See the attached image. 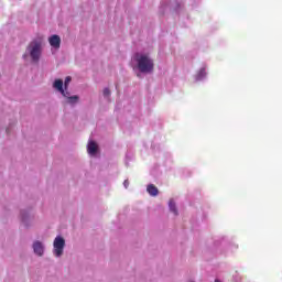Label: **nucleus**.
Wrapping results in <instances>:
<instances>
[{"mask_svg":"<svg viewBox=\"0 0 282 282\" xmlns=\"http://www.w3.org/2000/svg\"><path fill=\"white\" fill-rule=\"evenodd\" d=\"M54 252L57 257L63 254V250L65 248V239L61 236H57L53 242Z\"/></svg>","mask_w":282,"mask_h":282,"instance_id":"20e7f679","label":"nucleus"},{"mask_svg":"<svg viewBox=\"0 0 282 282\" xmlns=\"http://www.w3.org/2000/svg\"><path fill=\"white\" fill-rule=\"evenodd\" d=\"M104 96H111V90H109V88H105Z\"/></svg>","mask_w":282,"mask_h":282,"instance_id":"f8f14e48","label":"nucleus"},{"mask_svg":"<svg viewBox=\"0 0 282 282\" xmlns=\"http://www.w3.org/2000/svg\"><path fill=\"white\" fill-rule=\"evenodd\" d=\"M69 83H72V77L67 76L64 82V89L67 91V87H69Z\"/></svg>","mask_w":282,"mask_h":282,"instance_id":"9d476101","label":"nucleus"},{"mask_svg":"<svg viewBox=\"0 0 282 282\" xmlns=\"http://www.w3.org/2000/svg\"><path fill=\"white\" fill-rule=\"evenodd\" d=\"M28 51L30 53V56L33 61V63H39L41 59V44L40 42H31L28 46Z\"/></svg>","mask_w":282,"mask_h":282,"instance_id":"7ed1b4c3","label":"nucleus"},{"mask_svg":"<svg viewBox=\"0 0 282 282\" xmlns=\"http://www.w3.org/2000/svg\"><path fill=\"white\" fill-rule=\"evenodd\" d=\"M133 58L141 74H151V72H153L155 64L153 63V59L149 57V55L142 54V53H135Z\"/></svg>","mask_w":282,"mask_h":282,"instance_id":"f257e3e1","label":"nucleus"},{"mask_svg":"<svg viewBox=\"0 0 282 282\" xmlns=\"http://www.w3.org/2000/svg\"><path fill=\"white\" fill-rule=\"evenodd\" d=\"M204 76H206V68H200L199 73H198V80H202V78H204Z\"/></svg>","mask_w":282,"mask_h":282,"instance_id":"9b49d317","label":"nucleus"},{"mask_svg":"<svg viewBox=\"0 0 282 282\" xmlns=\"http://www.w3.org/2000/svg\"><path fill=\"white\" fill-rule=\"evenodd\" d=\"M33 250L35 254H37L39 257H43V252H44L43 243H41L40 241L34 242Z\"/></svg>","mask_w":282,"mask_h":282,"instance_id":"0eeeda50","label":"nucleus"},{"mask_svg":"<svg viewBox=\"0 0 282 282\" xmlns=\"http://www.w3.org/2000/svg\"><path fill=\"white\" fill-rule=\"evenodd\" d=\"M53 87L54 89H57V91H59V94H62L64 98H67L69 105L78 102V96L75 95L69 97V93L65 88H63V79H55Z\"/></svg>","mask_w":282,"mask_h":282,"instance_id":"f03ea898","label":"nucleus"},{"mask_svg":"<svg viewBox=\"0 0 282 282\" xmlns=\"http://www.w3.org/2000/svg\"><path fill=\"white\" fill-rule=\"evenodd\" d=\"M87 152L89 153V155H96V153H98V144L96 143V141L88 142Z\"/></svg>","mask_w":282,"mask_h":282,"instance_id":"423d86ee","label":"nucleus"},{"mask_svg":"<svg viewBox=\"0 0 282 282\" xmlns=\"http://www.w3.org/2000/svg\"><path fill=\"white\" fill-rule=\"evenodd\" d=\"M48 43L54 50H61V36L54 34L48 37Z\"/></svg>","mask_w":282,"mask_h":282,"instance_id":"39448f33","label":"nucleus"},{"mask_svg":"<svg viewBox=\"0 0 282 282\" xmlns=\"http://www.w3.org/2000/svg\"><path fill=\"white\" fill-rule=\"evenodd\" d=\"M123 186H124V188H129V181H128V180H126V181L123 182Z\"/></svg>","mask_w":282,"mask_h":282,"instance_id":"ddd939ff","label":"nucleus"},{"mask_svg":"<svg viewBox=\"0 0 282 282\" xmlns=\"http://www.w3.org/2000/svg\"><path fill=\"white\" fill-rule=\"evenodd\" d=\"M169 208L171 213H174V215H177V207H175V202L173 199L169 202Z\"/></svg>","mask_w":282,"mask_h":282,"instance_id":"1a4fd4ad","label":"nucleus"},{"mask_svg":"<svg viewBox=\"0 0 282 282\" xmlns=\"http://www.w3.org/2000/svg\"><path fill=\"white\" fill-rule=\"evenodd\" d=\"M214 282H220V281L216 279Z\"/></svg>","mask_w":282,"mask_h":282,"instance_id":"4468645a","label":"nucleus"},{"mask_svg":"<svg viewBox=\"0 0 282 282\" xmlns=\"http://www.w3.org/2000/svg\"><path fill=\"white\" fill-rule=\"evenodd\" d=\"M147 192L149 193V195H151V197H158V195L160 194V191L153 184L148 185Z\"/></svg>","mask_w":282,"mask_h":282,"instance_id":"6e6552de","label":"nucleus"}]
</instances>
